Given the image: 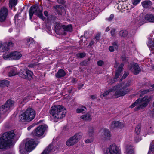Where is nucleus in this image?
Returning <instances> with one entry per match:
<instances>
[{"mask_svg":"<svg viewBox=\"0 0 154 154\" xmlns=\"http://www.w3.org/2000/svg\"><path fill=\"white\" fill-rule=\"evenodd\" d=\"M9 85V82L7 80H4L0 81V87H8Z\"/></svg>","mask_w":154,"mask_h":154,"instance_id":"obj_27","label":"nucleus"},{"mask_svg":"<svg viewBox=\"0 0 154 154\" xmlns=\"http://www.w3.org/2000/svg\"><path fill=\"white\" fill-rule=\"evenodd\" d=\"M33 126H30L27 128L28 130H29Z\"/></svg>","mask_w":154,"mask_h":154,"instance_id":"obj_63","label":"nucleus"},{"mask_svg":"<svg viewBox=\"0 0 154 154\" xmlns=\"http://www.w3.org/2000/svg\"><path fill=\"white\" fill-rule=\"evenodd\" d=\"M14 101L10 100L7 101L6 103L0 107V123L2 121L1 118L5 116L14 106Z\"/></svg>","mask_w":154,"mask_h":154,"instance_id":"obj_5","label":"nucleus"},{"mask_svg":"<svg viewBox=\"0 0 154 154\" xmlns=\"http://www.w3.org/2000/svg\"><path fill=\"white\" fill-rule=\"evenodd\" d=\"M135 131L137 135H138L141 131V127L140 126H137L135 128Z\"/></svg>","mask_w":154,"mask_h":154,"instance_id":"obj_40","label":"nucleus"},{"mask_svg":"<svg viewBox=\"0 0 154 154\" xmlns=\"http://www.w3.org/2000/svg\"><path fill=\"white\" fill-rule=\"evenodd\" d=\"M84 86L83 84H79V85L78 86V88L79 89H80Z\"/></svg>","mask_w":154,"mask_h":154,"instance_id":"obj_59","label":"nucleus"},{"mask_svg":"<svg viewBox=\"0 0 154 154\" xmlns=\"http://www.w3.org/2000/svg\"><path fill=\"white\" fill-rule=\"evenodd\" d=\"M38 143V141H35L33 139L27 141L25 144V149L27 151H31L35 147Z\"/></svg>","mask_w":154,"mask_h":154,"instance_id":"obj_11","label":"nucleus"},{"mask_svg":"<svg viewBox=\"0 0 154 154\" xmlns=\"http://www.w3.org/2000/svg\"><path fill=\"white\" fill-rule=\"evenodd\" d=\"M97 64L98 66H101L104 64V62L102 60H99L97 62Z\"/></svg>","mask_w":154,"mask_h":154,"instance_id":"obj_46","label":"nucleus"},{"mask_svg":"<svg viewBox=\"0 0 154 154\" xmlns=\"http://www.w3.org/2000/svg\"><path fill=\"white\" fill-rule=\"evenodd\" d=\"M55 27L56 29H59V32L63 35L66 34L65 31L70 32L72 30V26L71 25L65 26L57 22L55 23Z\"/></svg>","mask_w":154,"mask_h":154,"instance_id":"obj_8","label":"nucleus"},{"mask_svg":"<svg viewBox=\"0 0 154 154\" xmlns=\"http://www.w3.org/2000/svg\"><path fill=\"white\" fill-rule=\"evenodd\" d=\"M154 151V145L152 146L150 145L149 149L147 154H153V151Z\"/></svg>","mask_w":154,"mask_h":154,"instance_id":"obj_38","label":"nucleus"},{"mask_svg":"<svg viewBox=\"0 0 154 154\" xmlns=\"http://www.w3.org/2000/svg\"><path fill=\"white\" fill-rule=\"evenodd\" d=\"M30 99V97L29 96H26L23 98V102L26 103Z\"/></svg>","mask_w":154,"mask_h":154,"instance_id":"obj_44","label":"nucleus"},{"mask_svg":"<svg viewBox=\"0 0 154 154\" xmlns=\"http://www.w3.org/2000/svg\"><path fill=\"white\" fill-rule=\"evenodd\" d=\"M97 13L94 11V9L89 10L88 11H87L86 14L87 15L88 17H91V19H93L97 15Z\"/></svg>","mask_w":154,"mask_h":154,"instance_id":"obj_22","label":"nucleus"},{"mask_svg":"<svg viewBox=\"0 0 154 154\" xmlns=\"http://www.w3.org/2000/svg\"><path fill=\"white\" fill-rule=\"evenodd\" d=\"M152 90L150 89L142 90L140 91L139 93L140 94V97L139 99L133 103L129 107L132 108L135 106H137V107L135 108V110H138L141 109H143L145 107L148 105L149 102L150 98L147 96H145L144 97H142V95L145 94Z\"/></svg>","mask_w":154,"mask_h":154,"instance_id":"obj_1","label":"nucleus"},{"mask_svg":"<svg viewBox=\"0 0 154 154\" xmlns=\"http://www.w3.org/2000/svg\"><path fill=\"white\" fill-rule=\"evenodd\" d=\"M92 141V140L89 139H87L85 140V142L86 143H91Z\"/></svg>","mask_w":154,"mask_h":154,"instance_id":"obj_55","label":"nucleus"},{"mask_svg":"<svg viewBox=\"0 0 154 154\" xmlns=\"http://www.w3.org/2000/svg\"><path fill=\"white\" fill-rule=\"evenodd\" d=\"M131 84L130 81H127L114 86L116 97L118 98L126 94L128 91L127 87L130 86Z\"/></svg>","mask_w":154,"mask_h":154,"instance_id":"obj_4","label":"nucleus"},{"mask_svg":"<svg viewBox=\"0 0 154 154\" xmlns=\"http://www.w3.org/2000/svg\"><path fill=\"white\" fill-rule=\"evenodd\" d=\"M32 38L29 37H28L26 38V40L28 43L31 44L32 43Z\"/></svg>","mask_w":154,"mask_h":154,"instance_id":"obj_43","label":"nucleus"},{"mask_svg":"<svg viewBox=\"0 0 154 154\" xmlns=\"http://www.w3.org/2000/svg\"><path fill=\"white\" fill-rule=\"evenodd\" d=\"M110 29V27H107L105 31L106 32L109 31Z\"/></svg>","mask_w":154,"mask_h":154,"instance_id":"obj_62","label":"nucleus"},{"mask_svg":"<svg viewBox=\"0 0 154 154\" xmlns=\"http://www.w3.org/2000/svg\"><path fill=\"white\" fill-rule=\"evenodd\" d=\"M13 131L5 133L0 137V149H7L9 147L14 137Z\"/></svg>","mask_w":154,"mask_h":154,"instance_id":"obj_2","label":"nucleus"},{"mask_svg":"<svg viewBox=\"0 0 154 154\" xmlns=\"http://www.w3.org/2000/svg\"><path fill=\"white\" fill-rule=\"evenodd\" d=\"M86 109L85 107L82 106L78 108L76 110V112L78 113H82Z\"/></svg>","mask_w":154,"mask_h":154,"instance_id":"obj_35","label":"nucleus"},{"mask_svg":"<svg viewBox=\"0 0 154 154\" xmlns=\"http://www.w3.org/2000/svg\"><path fill=\"white\" fill-rule=\"evenodd\" d=\"M44 122L43 120H40L37 122L36 124L39 125H45V124L44 123Z\"/></svg>","mask_w":154,"mask_h":154,"instance_id":"obj_47","label":"nucleus"},{"mask_svg":"<svg viewBox=\"0 0 154 154\" xmlns=\"http://www.w3.org/2000/svg\"><path fill=\"white\" fill-rule=\"evenodd\" d=\"M66 109L61 105L54 106L50 110V113L55 119H61L65 116Z\"/></svg>","mask_w":154,"mask_h":154,"instance_id":"obj_3","label":"nucleus"},{"mask_svg":"<svg viewBox=\"0 0 154 154\" xmlns=\"http://www.w3.org/2000/svg\"><path fill=\"white\" fill-rule=\"evenodd\" d=\"M123 64L122 63H121L119 64L117 62H116L115 67H117L118 66L117 69L116 70V76L114 79H112L111 82H110V83L112 84L114 83L115 81H116V79H118L121 74V72L122 70V67L123 66Z\"/></svg>","mask_w":154,"mask_h":154,"instance_id":"obj_12","label":"nucleus"},{"mask_svg":"<svg viewBox=\"0 0 154 154\" xmlns=\"http://www.w3.org/2000/svg\"><path fill=\"white\" fill-rule=\"evenodd\" d=\"M140 18H139V20H138V22L139 23H141L142 24H143L144 23V22L143 21V19H142L141 17H140ZM143 18H142V19Z\"/></svg>","mask_w":154,"mask_h":154,"instance_id":"obj_51","label":"nucleus"},{"mask_svg":"<svg viewBox=\"0 0 154 154\" xmlns=\"http://www.w3.org/2000/svg\"><path fill=\"white\" fill-rule=\"evenodd\" d=\"M103 151L104 154H120L119 149L115 144L111 145Z\"/></svg>","mask_w":154,"mask_h":154,"instance_id":"obj_10","label":"nucleus"},{"mask_svg":"<svg viewBox=\"0 0 154 154\" xmlns=\"http://www.w3.org/2000/svg\"><path fill=\"white\" fill-rule=\"evenodd\" d=\"M126 152V154H134L133 148L131 146H127Z\"/></svg>","mask_w":154,"mask_h":154,"instance_id":"obj_30","label":"nucleus"},{"mask_svg":"<svg viewBox=\"0 0 154 154\" xmlns=\"http://www.w3.org/2000/svg\"><path fill=\"white\" fill-rule=\"evenodd\" d=\"M46 128V126H39L33 131V134L37 136H41L44 134Z\"/></svg>","mask_w":154,"mask_h":154,"instance_id":"obj_14","label":"nucleus"},{"mask_svg":"<svg viewBox=\"0 0 154 154\" xmlns=\"http://www.w3.org/2000/svg\"><path fill=\"white\" fill-rule=\"evenodd\" d=\"M4 43L2 42H0V49H2V51H4L3 49V45Z\"/></svg>","mask_w":154,"mask_h":154,"instance_id":"obj_52","label":"nucleus"},{"mask_svg":"<svg viewBox=\"0 0 154 154\" xmlns=\"http://www.w3.org/2000/svg\"><path fill=\"white\" fill-rule=\"evenodd\" d=\"M118 46L116 42H115L113 43L112 46H110L109 47V50L110 52H113L115 49H117Z\"/></svg>","mask_w":154,"mask_h":154,"instance_id":"obj_29","label":"nucleus"},{"mask_svg":"<svg viewBox=\"0 0 154 154\" xmlns=\"http://www.w3.org/2000/svg\"><path fill=\"white\" fill-rule=\"evenodd\" d=\"M115 89H114V87L111 88L108 90V91H107L106 92L102 94H101L100 95V97L102 99H103L106 96L108 95H112V96L113 98H116L115 95Z\"/></svg>","mask_w":154,"mask_h":154,"instance_id":"obj_18","label":"nucleus"},{"mask_svg":"<svg viewBox=\"0 0 154 154\" xmlns=\"http://www.w3.org/2000/svg\"><path fill=\"white\" fill-rule=\"evenodd\" d=\"M151 2L149 0L145 1L142 2V6L144 8H147L152 5Z\"/></svg>","mask_w":154,"mask_h":154,"instance_id":"obj_26","label":"nucleus"},{"mask_svg":"<svg viewBox=\"0 0 154 154\" xmlns=\"http://www.w3.org/2000/svg\"><path fill=\"white\" fill-rule=\"evenodd\" d=\"M140 1V0H132V3L134 5H136L138 4Z\"/></svg>","mask_w":154,"mask_h":154,"instance_id":"obj_45","label":"nucleus"},{"mask_svg":"<svg viewBox=\"0 0 154 154\" xmlns=\"http://www.w3.org/2000/svg\"><path fill=\"white\" fill-rule=\"evenodd\" d=\"M68 129L69 128L68 126H64L63 128V131H65L68 130Z\"/></svg>","mask_w":154,"mask_h":154,"instance_id":"obj_54","label":"nucleus"},{"mask_svg":"<svg viewBox=\"0 0 154 154\" xmlns=\"http://www.w3.org/2000/svg\"><path fill=\"white\" fill-rule=\"evenodd\" d=\"M42 8L41 6L38 5H34L32 6L29 11V15L30 18L31 19L32 17L33 14H35L39 18L43 20V17L42 15Z\"/></svg>","mask_w":154,"mask_h":154,"instance_id":"obj_7","label":"nucleus"},{"mask_svg":"<svg viewBox=\"0 0 154 154\" xmlns=\"http://www.w3.org/2000/svg\"><path fill=\"white\" fill-rule=\"evenodd\" d=\"M86 54L85 53H78L76 54V56L78 57L82 58L85 56Z\"/></svg>","mask_w":154,"mask_h":154,"instance_id":"obj_39","label":"nucleus"},{"mask_svg":"<svg viewBox=\"0 0 154 154\" xmlns=\"http://www.w3.org/2000/svg\"><path fill=\"white\" fill-rule=\"evenodd\" d=\"M55 150L53 145L50 144L45 149L41 154H54Z\"/></svg>","mask_w":154,"mask_h":154,"instance_id":"obj_20","label":"nucleus"},{"mask_svg":"<svg viewBox=\"0 0 154 154\" xmlns=\"http://www.w3.org/2000/svg\"><path fill=\"white\" fill-rule=\"evenodd\" d=\"M90 97L92 100H94L97 97L95 95H92L90 96Z\"/></svg>","mask_w":154,"mask_h":154,"instance_id":"obj_56","label":"nucleus"},{"mask_svg":"<svg viewBox=\"0 0 154 154\" xmlns=\"http://www.w3.org/2000/svg\"><path fill=\"white\" fill-rule=\"evenodd\" d=\"M80 119L85 121L91 120L92 119L91 114L88 113L85 114L83 115L80 116Z\"/></svg>","mask_w":154,"mask_h":154,"instance_id":"obj_25","label":"nucleus"},{"mask_svg":"<svg viewBox=\"0 0 154 154\" xmlns=\"http://www.w3.org/2000/svg\"><path fill=\"white\" fill-rule=\"evenodd\" d=\"M131 8L130 4L127 2H122L118 5V8L119 10L122 9L124 11L129 10Z\"/></svg>","mask_w":154,"mask_h":154,"instance_id":"obj_19","label":"nucleus"},{"mask_svg":"<svg viewBox=\"0 0 154 154\" xmlns=\"http://www.w3.org/2000/svg\"><path fill=\"white\" fill-rule=\"evenodd\" d=\"M145 19L148 22L154 23V15L152 14H148L145 16Z\"/></svg>","mask_w":154,"mask_h":154,"instance_id":"obj_24","label":"nucleus"},{"mask_svg":"<svg viewBox=\"0 0 154 154\" xmlns=\"http://www.w3.org/2000/svg\"><path fill=\"white\" fill-rule=\"evenodd\" d=\"M8 14V9L3 7L0 10V21L2 22L4 21Z\"/></svg>","mask_w":154,"mask_h":154,"instance_id":"obj_15","label":"nucleus"},{"mask_svg":"<svg viewBox=\"0 0 154 154\" xmlns=\"http://www.w3.org/2000/svg\"><path fill=\"white\" fill-rule=\"evenodd\" d=\"M6 71H9L8 75L10 77L14 76L17 74V68L11 66L7 67L5 69Z\"/></svg>","mask_w":154,"mask_h":154,"instance_id":"obj_16","label":"nucleus"},{"mask_svg":"<svg viewBox=\"0 0 154 154\" xmlns=\"http://www.w3.org/2000/svg\"><path fill=\"white\" fill-rule=\"evenodd\" d=\"M123 122L121 121L114 120L112 121V125H122Z\"/></svg>","mask_w":154,"mask_h":154,"instance_id":"obj_37","label":"nucleus"},{"mask_svg":"<svg viewBox=\"0 0 154 154\" xmlns=\"http://www.w3.org/2000/svg\"><path fill=\"white\" fill-rule=\"evenodd\" d=\"M44 15L46 17H47L48 15V13L47 11H45L44 12Z\"/></svg>","mask_w":154,"mask_h":154,"instance_id":"obj_60","label":"nucleus"},{"mask_svg":"<svg viewBox=\"0 0 154 154\" xmlns=\"http://www.w3.org/2000/svg\"><path fill=\"white\" fill-rule=\"evenodd\" d=\"M62 7V6L60 5H57L54 6L55 11L58 14H60Z\"/></svg>","mask_w":154,"mask_h":154,"instance_id":"obj_32","label":"nucleus"},{"mask_svg":"<svg viewBox=\"0 0 154 154\" xmlns=\"http://www.w3.org/2000/svg\"><path fill=\"white\" fill-rule=\"evenodd\" d=\"M82 134L77 133L71 137L66 142V145L69 146H71L76 143L82 137Z\"/></svg>","mask_w":154,"mask_h":154,"instance_id":"obj_9","label":"nucleus"},{"mask_svg":"<svg viewBox=\"0 0 154 154\" xmlns=\"http://www.w3.org/2000/svg\"><path fill=\"white\" fill-rule=\"evenodd\" d=\"M65 73L64 71L62 69L59 70L56 75L57 78H60L63 77L65 75Z\"/></svg>","mask_w":154,"mask_h":154,"instance_id":"obj_28","label":"nucleus"},{"mask_svg":"<svg viewBox=\"0 0 154 154\" xmlns=\"http://www.w3.org/2000/svg\"><path fill=\"white\" fill-rule=\"evenodd\" d=\"M3 58L6 60H11V53L6 52L3 55Z\"/></svg>","mask_w":154,"mask_h":154,"instance_id":"obj_31","label":"nucleus"},{"mask_svg":"<svg viewBox=\"0 0 154 154\" xmlns=\"http://www.w3.org/2000/svg\"><path fill=\"white\" fill-rule=\"evenodd\" d=\"M128 35L127 31L125 30H122L119 33V35L121 37H125Z\"/></svg>","mask_w":154,"mask_h":154,"instance_id":"obj_36","label":"nucleus"},{"mask_svg":"<svg viewBox=\"0 0 154 154\" xmlns=\"http://www.w3.org/2000/svg\"><path fill=\"white\" fill-rule=\"evenodd\" d=\"M110 32H111L112 35V36H114V35L115 32V30L114 29H113L112 30H111L110 31Z\"/></svg>","mask_w":154,"mask_h":154,"instance_id":"obj_57","label":"nucleus"},{"mask_svg":"<svg viewBox=\"0 0 154 154\" xmlns=\"http://www.w3.org/2000/svg\"><path fill=\"white\" fill-rule=\"evenodd\" d=\"M114 15L113 14H111L109 18H108V20L109 21H111L114 18Z\"/></svg>","mask_w":154,"mask_h":154,"instance_id":"obj_50","label":"nucleus"},{"mask_svg":"<svg viewBox=\"0 0 154 154\" xmlns=\"http://www.w3.org/2000/svg\"><path fill=\"white\" fill-rule=\"evenodd\" d=\"M33 75L32 72L27 69H24L21 71L19 74V76L21 78L25 79H28L30 80L32 78Z\"/></svg>","mask_w":154,"mask_h":154,"instance_id":"obj_13","label":"nucleus"},{"mask_svg":"<svg viewBox=\"0 0 154 154\" xmlns=\"http://www.w3.org/2000/svg\"><path fill=\"white\" fill-rule=\"evenodd\" d=\"M13 31V29L12 28H11L9 29V32H11Z\"/></svg>","mask_w":154,"mask_h":154,"instance_id":"obj_64","label":"nucleus"},{"mask_svg":"<svg viewBox=\"0 0 154 154\" xmlns=\"http://www.w3.org/2000/svg\"><path fill=\"white\" fill-rule=\"evenodd\" d=\"M141 140V139L140 137H139V136L138 135H135L134 137V140L135 141L137 142H139Z\"/></svg>","mask_w":154,"mask_h":154,"instance_id":"obj_41","label":"nucleus"},{"mask_svg":"<svg viewBox=\"0 0 154 154\" xmlns=\"http://www.w3.org/2000/svg\"><path fill=\"white\" fill-rule=\"evenodd\" d=\"M22 56V54L20 52L15 51L11 52V60H18Z\"/></svg>","mask_w":154,"mask_h":154,"instance_id":"obj_23","label":"nucleus"},{"mask_svg":"<svg viewBox=\"0 0 154 154\" xmlns=\"http://www.w3.org/2000/svg\"><path fill=\"white\" fill-rule=\"evenodd\" d=\"M57 2L59 3L64 4L65 3V1L64 0H57Z\"/></svg>","mask_w":154,"mask_h":154,"instance_id":"obj_53","label":"nucleus"},{"mask_svg":"<svg viewBox=\"0 0 154 154\" xmlns=\"http://www.w3.org/2000/svg\"><path fill=\"white\" fill-rule=\"evenodd\" d=\"M35 116V112L34 109L28 108L21 115L20 120L23 122H29L32 121Z\"/></svg>","mask_w":154,"mask_h":154,"instance_id":"obj_6","label":"nucleus"},{"mask_svg":"<svg viewBox=\"0 0 154 154\" xmlns=\"http://www.w3.org/2000/svg\"><path fill=\"white\" fill-rule=\"evenodd\" d=\"M148 46L154 47V42L152 40H149L147 43Z\"/></svg>","mask_w":154,"mask_h":154,"instance_id":"obj_42","label":"nucleus"},{"mask_svg":"<svg viewBox=\"0 0 154 154\" xmlns=\"http://www.w3.org/2000/svg\"><path fill=\"white\" fill-rule=\"evenodd\" d=\"M100 132L101 137L104 139H109L111 137L110 132L108 129L105 128L101 130Z\"/></svg>","mask_w":154,"mask_h":154,"instance_id":"obj_17","label":"nucleus"},{"mask_svg":"<svg viewBox=\"0 0 154 154\" xmlns=\"http://www.w3.org/2000/svg\"><path fill=\"white\" fill-rule=\"evenodd\" d=\"M99 35H97L95 37V38L97 40L99 39Z\"/></svg>","mask_w":154,"mask_h":154,"instance_id":"obj_61","label":"nucleus"},{"mask_svg":"<svg viewBox=\"0 0 154 154\" xmlns=\"http://www.w3.org/2000/svg\"><path fill=\"white\" fill-rule=\"evenodd\" d=\"M17 0H10L9 3V6L11 8H12L13 6H15L17 3Z\"/></svg>","mask_w":154,"mask_h":154,"instance_id":"obj_34","label":"nucleus"},{"mask_svg":"<svg viewBox=\"0 0 154 154\" xmlns=\"http://www.w3.org/2000/svg\"><path fill=\"white\" fill-rule=\"evenodd\" d=\"M148 132L149 133H152L153 132V131H152V127H149V129L148 128Z\"/></svg>","mask_w":154,"mask_h":154,"instance_id":"obj_58","label":"nucleus"},{"mask_svg":"<svg viewBox=\"0 0 154 154\" xmlns=\"http://www.w3.org/2000/svg\"><path fill=\"white\" fill-rule=\"evenodd\" d=\"M129 73L128 72H125L123 74V76L122 77L121 80H122L123 79H125L128 75Z\"/></svg>","mask_w":154,"mask_h":154,"instance_id":"obj_48","label":"nucleus"},{"mask_svg":"<svg viewBox=\"0 0 154 154\" xmlns=\"http://www.w3.org/2000/svg\"><path fill=\"white\" fill-rule=\"evenodd\" d=\"M130 69L135 75L139 73L141 70L138 65L136 63H133Z\"/></svg>","mask_w":154,"mask_h":154,"instance_id":"obj_21","label":"nucleus"},{"mask_svg":"<svg viewBox=\"0 0 154 154\" xmlns=\"http://www.w3.org/2000/svg\"><path fill=\"white\" fill-rule=\"evenodd\" d=\"M94 129L92 127H89L88 131V135L90 137H92L94 135Z\"/></svg>","mask_w":154,"mask_h":154,"instance_id":"obj_33","label":"nucleus"},{"mask_svg":"<svg viewBox=\"0 0 154 154\" xmlns=\"http://www.w3.org/2000/svg\"><path fill=\"white\" fill-rule=\"evenodd\" d=\"M36 65V63H32L29 65L28 67L30 68H33Z\"/></svg>","mask_w":154,"mask_h":154,"instance_id":"obj_49","label":"nucleus"}]
</instances>
